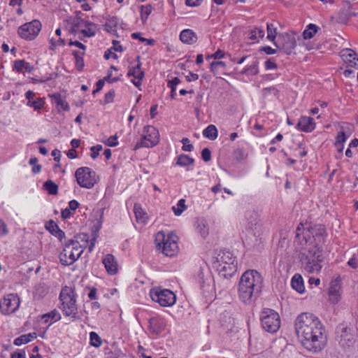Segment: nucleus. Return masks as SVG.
Here are the masks:
<instances>
[{
    "label": "nucleus",
    "mask_w": 358,
    "mask_h": 358,
    "mask_svg": "<svg viewBox=\"0 0 358 358\" xmlns=\"http://www.w3.org/2000/svg\"><path fill=\"white\" fill-rule=\"evenodd\" d=\"M117 24L118 19L115 17H112L104 24L105 30L110 34H116Z\"/></svg>",
    "instance_id": "25"
},
{
    "label": "nucleus",
    "mask_w": 358,
    "mask_h": 358,
    "mask_svg": "<svg viewBox=\"0 0 358 358\" xmlns=\"http://www.w3.org/2000/svg\"><path fill=\"white\" fill-rule=\"evenodd\" d=\"M201 157L204 162H208L211 159V152L208 148H204L201 151Z\"/></svg>",
    "instance_id": "48"
},
{
    "label": "nucleus",
    "mask_w": 358,
    "mask_h": 358,
    "mask_svg": "<svg viewBox=\"0 0 358 358\" xmlns=\"http://www.w3.org/2000/svg\"><path fill=\"white\" fill-rule=\"evenodd\" d=\"M297 127L303 131L310 132L314 130L315 123L313 118L308 116H303L299 120Z\"/></svg>",
    "instance_id": "18"
},
{
    "label": "nucleus",
    "mask_w": 358,
    "mask_h": 358,
    "mask_svg": "<svg viewBox=\"0 0 358 358\" xmlns=\"http://www.w3.org/2000/svg\"><path fill=\"white\" fill-rule=\"evenodd\" d=\"M20 306V298L15 294H9L4 296L0 303V309L3 314L15 312Z\"/></svg>",
    "instance_id": "14"
},
{
    "label": "nucleus",
    "mask_w": 358,
    "mask_h": 358,
    "mask_svg": "<svg viewBox=\"0 0 358 358\" xmlns=\"http://www.w3.org/2000/svg\"><path fill=\"white\" fill-rule=\"evenodd\" d=\"M224 52L222 50H218L215 53H213L210 56V57L214 58V59H221V58L224 57Z\"/></svg>",
    "instance_id": "63"
},
{
    "label": "nucleus",
    "mask_w": 358,
    "mask_h": 358,
    "mask_svg": "<svg viewBox=\"0 0 358 358\" xmlns=\"http://www.w3.org/2000/svg\"><path fill=\"white\" fill-rule=\"evenodd\" d=\"M79 206V203L78 202L76 201V200H71L69 203V208L71 210H76Z\"/></svg>",
    "instance_id": "62"
},
{
    "label": "nucleus",
    "mask_w": 358,
    "mask_h": 358,
    "mask_svg": "<svg viewBox=\"0 0 358 358\" xmlns=\"http://www.w3.org/2000/svg\"><path fill=\"white\" fill-rule=\"evenodd\" d=\"M340 343L343 346H350L355 341V336L352 330L342 325Z\"/></svg>",
    "instance_id": "19"
},
{
    "label": "nucleus",
    "mask_w": 358,
    "mask_h": 358,
    "mask_svg": "<svg viewBox=\"0 0 358 358\" xmlns=\"http://www.w3.org/2000/svg\"><path fill=\"white\" fill-rule=\"evenodd\" d=\"M91 345L94 347H99L101 343V339L100 336L95 332L92 331L90 334Z\"/></svg>",
    "instance_id": "39"
},
{
    "label": "nucleus",
    "mask_w": 358,
    "mask_h": 358,
    "mask_svg": "<svg viewBox=\"0 0 358 358\" xmlns=\"http://www.w3.org/2000/svg\"><path fill=\"white\" fill-rule=\"evenodd\" d=\"M75 176L78 184L87 189L92 188L99 181V176L88 167H81L76 170Z\"/></svg>",
    "instance_id": "8"
},
{
    "label": "nucleus",
    "mask_w": 358,
    "mask_h": 358,
    "mask_svg": "<svg viewBox=\"0 0 358 358\" xmlns=\"http://www.w3.org/2000/svg\"><path fill=\"white\" fill-rule=\"evenodd\" d=\"M24 60H16L14 62L13 68L17 72H21L24 69Z\"/></svg>",
    "instance_id": "50"
},
{
    "label": "nucleus",
    "mask_w": 358,
    "mask_h": 358,
    "mask_svg": "<svg viewBox=\"0 0 358 358\" xmlns=\"http://www.w3.org/2000/svg\"><path fill=\"white\" fill-rule=\"evenodd\" d=\"M194 162V160L193 158L182 154L177 158L176 164L180 166H187L188 165H192Z\"/></svg>",
    "instance_id": "29"
},
{
    "label": "nucleus",
    "mask_w": 358,
    "mask_h": 358,
    "mask_svg": "<svg viewBox=\"0 0 358 358\" xmlns=\"http://www.w3.org/2000/svg\"><path fill=\"white\" fill-rule=\"evenodd\" d=\"M261 322L263 329L269 333H275L280 327L279 315L271 309H266L262 311Z\"/></svg>",
    "instance_id": "10"
},
{
    "label": "nucleus",
    "mask_w": 358,
    "mask_h": 358,
    "mask_svg": "<svg viewBox=\"0 0 358 358\" xmlns=\"http://www.w3.org/2000/svg\"><path fill=\"white\" fill-rule=\"evenodd\" d=\"M203 135L210 140H215L217 138L218 131L215 125L210 124L203 131Z\"/></svg>",
    "instance_id": "26"
},
{
    "label": "nucleus",
    "mask_w": 358,
    "mask_h": 358,
    "mask_svg": "<svg viewBox=\"0 0 358 358\" xmlns=\"http://www.w3.org/2000/svg\"><path fill=\"white\" fill-rule=\"evenodd\" d=\"M180 38L182 43L187 44H193L196 40L197 37L196 34L191 29H184L181 31Z\"/></svg>",
    "instance_id": "21"
},
{
    "label": "nucleus",
    "mask_w": 358,
    "mask_h": 358,
    "mask_svg": "<svg viewBox=\"0 0 358 358\" xmlns=\"http://www.w3.org/2000/svg\"><path fill=\"white\" fill-rule=\"evenodd\" d=\"M249 35V38L251 41H256L259 38H263L264 36V30L263 29L256 27L250 31Z\"/></svg>",
    "instance_id": "33"
},
{
    "label": "nucleus",
    "mask_w": 358,
    "mask_h": 358,
    "mask_svg": "<svg viewBox=\"0 0 358 358\" xmlns=\"http://www.w3.org/2000/svg\"><path fill=\"white\" fill-rule=\"evenodd\" d=\"M137 61L138 63L135 67L129 71L127 76L134 78V79L132 80V83L135 86L138 87L141 85V80L144 78L145 73L141 69L140 56L137 57Z\"/></svg>",
    "instance_id": "15"
},
{
    "label": "nucleus",
    "mask_w": 358,
    "mask_h": 358,
    "mask_svg": "<svg viewBox=\"0 0 358 358\" xmlns=\"http://www.w3.org/2000/svg\"><path fill=\"white\" fill-rule=\"evenodd\" d=\"M348 64V68H358V58L357 56L354 57L352 59H350L348 62H345Z\"/></svg>",
    "instance_id": "54"
},
{
    "label": "nucleus",
    "mask_w": 358,
    "mask_h": 358,
    "mask_svg": "<svg viewBox=\"0 0 358 358\" xmlns=\"http://www.w3.org/2000/svg\"><path fill=\"white\" fill-rule=\"evenodd\" d=\"M202 0H185V3L187 6L196 7L199 6Z\"/></svg>",
    "instance_id": "53"
},
{
    "label": "nucleus",
    "mask_w": 358,
    "mask_h": 358,
    "mask_svg": "<svg viewBox=\"0 0 358 358\" xmlns=\"http://www.w3.org/2000/svg\"><path fill=\"white\" fill-rule=\"evenodd\" d=\"M41 29V23L35 20L20 26L18 29V34L26 40H33L38 36Z\"/></svg>",
    "instance_id": "13"
},
{
    "label": "nucleus",
    "mask_w": 358,
    "mask_h": 358,
    "mask_svg": "<svg viewBox=\"0 0 358 358\" xmlns=\"http://www.w3.org/2000/svg\"><path fill=\"white\" fill-rule=\"evenodd\" d=\"M150 295L152 301L164 307L172 306L176 301V294L167 289L155 287L150 290Z\"/></svg>",
    "instance_id": "9"
},
{
    "label": "nucleus",
    "mask_w": 358,
    "mask_h": 358,
    "mask_svg": "<svg viewBox=\"0 0 358 358\" xmlns=\"http://www.w3.org/2000/svg\"><path fill=\"white\" fill-rule=\"evenodd\" d=\"M265 66L267 70L276 69L275 63L271 59L266 61Z\"/></svg>",
    "instance_id": "61"
},
{
    "label": "nucleus",
    "mask_w": 358,
    "mask_h": 358,
    "mask_svg": "<svg viewBox=\"0 0 358 358\" xmlns=\"http://www.w3.org/2000/svg\"><path fill=\"white\" fill-rule=\"evenodd\" d=\"M69 45L70 46L71 45H75L79 48H80L81 50H83V51L85 50V45H83L82 43L78 41H70Z\"/></svg>",
    "instance_id": "58"
},
{
    "label": "nucleus",
    "mask_w": 358,
    "mask_h": 358,
    "mask_svg": "<svg viewBox=\"0 0 358 358\" xmlns=\"http://www.w3.org/2000/svg\"><path fill=\"white\" fill-rule=\"evenodd\" d=\"M341 283L338 280L332 281L329 289V299L334 304L337 303L341 299Z\"/></svg>",
    "instance_id": "17"
},
{
    "label": "nucleus",
    "mask_w": 358,
    "mask_h": 358,
    "mask_svg": "<svg viewBox=\"0 0 358 358\" xmlns=\"http://www.w3.org/2000/svg\"><path fill=\"white\" fill-rule=\"evenodd\" d=\"M263 278L255 270L245 271L241 276L238 284V295L245 303H251L262 292Z\"/></svg>",
    "instance_id": "3"
},
{
    "label": "nucleus",
    "mask_w": 358,
    "mask_h": 358,
    "mask_svg": "<svg viewBox=\"0 0 358 358\" xmlns=\"http://www.w3.org/2000/svg\"><path fill=\"white\" fill-rule=\"evenodd\" d=\"M357 56L355 51L351 49H344L341 52V57L345 62H348L350 59H352Z\"/></svg>",
    "instance_id": "36"
},
{
    "label": "nucleus",
    "mask_w": 358,
    "mask_h": 358,
    "mask_svg": "<svg viewBox=\"0 0 358 358\" xmlns=\"http://www.w3.org/2000/svg\"><path fill=\"white\" fill-rule=\"evenodd\" d=\"M226 66V64L224 62H214L210 64V70L214 73H216L219 69V67L224 68Z\"/></svg>",
    "instance_id": "44"
},
{
    "label": "nucleus",
    "mask_w": 358,
    "mask_h": 358,
    "mask_svg": "<svg viewBox=\"0 0 358 358\" xmlns=\"http://www.w3.org/2000/svg\"><path fill=\"white\" fill-rule=\"evenodd\" d=\"M88 243L86 234H80L70 240L59 255V259L63 265L73 264L83 254Z\"/></svg>",
    "instance_id": "4"
},
{
    "label": "nucleus",
    "mask_w": 358,
    "mask_h": 358,
    "mask_svg": "<svg viewBox=\"0 0 358 358\" xmlns=\"http://www.w3.org/2000/svg\"><path fill=\"white\" fill-rule=\"evenodd\" d=\"M102 262L105 266L107 273L109 275H115L118 271V264L115 257L110 254L105 255L102 259Z\"/></svg>",
    "instance_id": "16"
},
{
    "label": "nucleus",
    "mask_w": 358,
    "mask_h": 358,
    "mask_svg": "<svg viewBox=\"0 0 358 358\" xmlns=\"http://www.w3.org/2000/svg\"><path fill=\"white\" fill-rule=\"evenodd\" d=\"M152 11V7L150 5L141 6V18L143 23H145Z\"/></svg>",
    "instance_id": "35"
},
{
    "label": "nucleus",
    "mask_w": 358,
    "mask_h": 358,
    "mask_svg": "<svg viewBox=\"0 0 358 358\" xmlns=\"http://www.w3.org/2000/svg\"><path fill=\"white\" fill-rule=\"evenodd\" d=\"M113 48L115 51H118V52H122V51H123V48H122V47L120 45L119 41H115V40H113Z\"/></svg>",
    "instance_id": "64"
},
{
    "label": "nucleus",
    "mask_w": 358,
    "mask_h": 358,
    "mask_svg": "<svg viewBox=\"0 0 358 358\" xmlns=\"http://www.w3.org/2000/svg\"><path fill=\"white\" fill-rule=\"evenodd\" d=\"M43 186L50 194L56 195L58 192V186L52 180L46 181Z\"/></svg>",
    "instance_id": "34"
},
{
    "label": "nucleus",
    "mask_w": 358,
    "mask_h": 358,
    "mask_svg": "<svg viewBox=\"0 0 358 358\" xmlns=\"http://www.w3.org/2000/svg\"><path fill=\"white\" fill-rule=\"evenodd\" d=\"M317 31V27L315 24H310L308 25L307 29L303 32V36L305 39H310Z\"/></svg>",
    "instance_id": "30"
},
{
    "label": "nucleus",
    "mask_w": 358,
    "mask_h": 358,
    "mask_svg": "<svg viewBox=\"0 0 358 358\" xmlns=\"http://www.w3.org/2000/svg\"><path fill=\"white\" fill-rule=\"evenodd\" d=\"M180 83V79L178 77H175L173 79L168 81L169 87H176V86Z\"/></svg>",
    "instance_id": "55"
},
{
    "label": "nucleus",
    "mask_w": 358,
    "mask_h": 358,
    "mask_svg": "<svg viewBox=\"0 0 358 358\" xmlns=\"http://www.w3.org/2000/svg\"><path fill=\"white\" fill-rule=\"evenodd\" d=\"M275 45L287 55H290L296 46V34L294 32L280 34Z\"/></svg>",
    "instance_id": "12"
},
{
    "label": "nucleus",
    "mask_w": 358,
    "mask_h": 358,
    "mask_svg": "<svg viewBox=\"0 0 358 358\" xmlns=\"http://www.w3.org/2000/svg\"><path fill=\"white\" fill-rule=\"evenodd\" d=\"M347 138L345 136V133L343 131H341L338 133L336 136V141L335 145H339L341 143H344L346 141Z\"/></svg>",
    "instance_id": "47"
},
{
    "label": "nucleus",
    "mask_w": 358,
    "mask_h": 358,
    "mask_svg": "<svg viewBox=\"0 0 358 358\" xmlns=\"http://www.w3.org/2000/svg\"><path fill=\"white\" fill-rule=\"evenodd\" d=\"M61 315L57 310H53L48 313H46L42 316V319L45 320V322H48L50 320L55 322L60 320Z\"/></svg>",
    "instance_id": "32"
},
{
    "label": "nucleus",
    "mask_w": 358,
    "mask_h": 358,
    "mask_svg": "<svg viewBox=\"0 0 358 358\" xmlns=\"http://www.w3.org/2000/svg\"><path fill=\"white\" fill-rule=\"evenodd\" d=\"M149 324L150 331L155 334H158L162 332L166 327V323L162 318H151L149 321Z\"/></svg>",
    "instance_id": "20"
},
{
    "label": "nucleus",
    "mask_w": 358,
    "mask_h": 358,
    "mask_svg": "<svg viewBox=\"0 0 358 358\" xmlns=\"http://www.w3.org/2000/svg\"><path fill=\"white\" fill-rule=\"evenodd\" d=\"M46 229L60 241L64 237V233L59 228L57 224L52 220L46 224Z\"/></svg>",
    "instance_id": "23"
},
{
    "label": "nucleus",
    "mask_w": 358,
    "mask_h": 358,
    "mask_svg": "<svg viewBox=\"0 0 358 358\" xmlns=\"http://www.w3.org/2000/svg\"><path fill=\"white\" fill-rule=\"evenodd\" d=\"M199 232H200L201 235L203 238H206L208 235V234H209L208 227L205 222H201L199 224Z\"/></svg>",
    "instance_id": "42"
},
{
    "label": "nucleus",
    "mask_w": 358,
    "mask_h": 358,
    "mask_svg": "<svg viewBox=\"0 0 358 358\" xmlns=\"http://www.w3.org/2000/svg\"><path fill=\"white\" fill-rule=\"evenodd\" d=\"M186 209L187 206L185 205V200L184 199H180L177 206L172 207V210L176 216H180Z\"/></svg>",
    "instance_id": "31"
},
{
    "label": "nucleus",
    "mask_w": 358,
    "mask_h": 358,
    "mask_svg": "<svg viewBox=\"0 0 358 358\" xmlns=\"http://www.w3.org/2000/svg\"><path fill=\"white\" fill-rule=\"evenodd\" d=\"M96 25L92 22L87 23V27L82 30V34L85 37H92L95 35Z\"/></svg>",
    "instance_id": "38"
},
{
    "label": "nucleus",
    "mask_w": 358,
    "mask_h": 358,
    "mask_svg": "<svg viewBox=\"0 0 358 358\" xmlns=\"http://www.w3.org/2000/svg\"><path fill=\"white\" fill-rule=\"evenodd\" d=\"M295 329L302 345L308 351L316 353L327 345V336L320 320L313 314L303 313L295 321Z\"/></svg>",
    "instance_id": "1"
},
{
    "label": "nucleus",
    "mask_w": 358,
    "mask_h": 358,
    "mask_svg": "<svg viewBox=\"0 0 358 358\" xmlns=\"http://www.w3.org/2000/svg\"><path fill=\"white\" fill-rule=\"evenodd\" d=\"M59 299L62 302L61 310L66 316L75 317L77 315V306L74 292L72 288L65 287L61 291Z\"/></svg>",
    "instance_id": "7"
},
{
    "label": "nucleus",
    "mask_w": 358,
    "mask_h": 358,
    "mask_svg": "<svg viewBox=\"0 0 358 358\" xmlns=\"http://www.w3.org/2000/svg\"><path fill=\"white\" fill-rule=\"evenodd\" d=\"M106 145L110 147H114L116 146L118 144V142L117 141V136H112L108 138L107 141L106 142Z\"/></svg>",
    "instance_id": "51"
},
{
    "label": "nucleus",
    "mask_w": 358,
    "mask_h": 358,
    "mask_svg": "<svg viewBox=\"0 0 358 358\" xmlns=\"http://www.w3.org/2000/svg\"><path fill=\"white\" fill-rule=\"evenodd\" d=\"M71 215V210L69 208H65L62 211V217L64 220L69 218Z\"/></svg>",
    "instance_id": "60"
},
{
    "label": "nucleus",
    "mask_w": 358,
    "mask_h": 358,
    "mask_svg": "<svg viewBox=\"0 0 358 358\" xmlns=\"http://www.w3.org/2000/svg\"><path fill=\"white\" fill-rule=\"evenodd\" d=\"M8 233V229L4 222L0 219V236L6 235Z\"/></svg>",
    "instance_id": "57"
},
{
    "label": "nucleus",
    "mask_w": 358,
    "mask_h": 358,
    "mask_svg": "<svg viewBox=\"0 0 358 358\" xmlns=\"http://www.w3.org/2000/svg\"><path fill=\"white\" fill-rule=\"evenodd\" d=\"M36 338V333H30L28 334L22 335L14 341V344L15 345H21L22 344L28 343L29 342L31 341L33 339Z\"/></svg>",
    "instance_id": "27"
},
{
    "label": "nucleus",
    "mask_w": 358,
    "mask_h": 358,
    "mask_svg": "<svg viewBox=\"0 0 358 358\" xmlns=\"http://www.w3.org/2000/svg\"><path fill=\"white\" fill-rule=\"evenodd\" d=\"M115 96V91L110 90L108 93L105 94L104 101L106 103H110L113 101V98Z\"/></svg>",
    "instance_id": "52"
},
{
    "label": "nucleus",
    "mask_w": 358,
    "mask_h": 358,
    "mask_svg": "<svg viewBox=\"0 0 358 358\" xmlns=\"http://www.w3.org/2000/svg\"><path fill=\"white\" fill-rule=\"evenodd\" d=\"M178 237L173 234L166 236L163 231H159L155 236V243L167 257H173L179 250Z\"/></svg>",
    "instance_id": "6"
},
{
    "label": "nucleus",
    "mask_w": 358,
    "mask_h": 358,
    "mask_svg": "<svg viewBox=\"0 0 358 358\" xmlns=\"http://www.w3.org/2000/svg\"><path fill=\"white\" fill-rule=\"evenodd\" d=\"M159 142V134L158 130L153 126L148 125L143 128V141L138 143L134 150L140 147L152 148Z\"/></svg>",
    "instance_id": "11"
},
{
    "label": "nucleus",
    "mask_w": 358,
    "mask_h": 358,
    "mask_svg": "<svg viewBox=\"0 0 358 358\" xmlns=\"http://www.w3.org/2000/svg\"><path fill=\"white\" fill-rule=\"evenodd\" d=\"M182 150L186 152H191L193 150V145L189 143V140L187 138H182Z\"/></svg>",
    "instance_id": "43"
},
{
    "label": "nucleus",
    "mask_w": 358,
    "mask_h": 358,
    "mask_svg": "<svg viewBox=\"0 0 358 358\" xmlns=\"http://www.w3.org/2000/svg\"><path fill=\"white\" fill-rule=\"evenodd\" d=\"M134 212L138 222H145L146 220V213L139 204H135Z\"/></svg>",
    "instance_id": "28"
},
{
    "label": "nucleus",
    "mask_w": 358,
    "mask_h": 358,
    "mask_svg": "<svg viewBox=\"0 0 358 358\" xmlns=\"http://www.w3.org/2000/svg\"><path fill=\"white\" fill-rule=\"evenodd\" d=\"M348 264L353 268H357L358 267V259L353 256L348 262Z\"/></svg>",
    "instance_id": "56"
},
{
    "label": "nucleus",
    "mask_w": 358,
    "mask_h": 358,
    "mask_svg": "<svg viewBox=\"0 0 358 358\" xmlns=\"http://www.w3.org/2000/svg\"><path fill=\"white\" fill-rule=\"evenodd\" d=\"M235 158L237 161H242L246 158V155L241 149H238L234 152Z\"/></svg>",
    "instance_id": "49"
},
{
    "label": "nucleus",
    "mask_w": 358,
    "mask_h": 358,
    "mask_svg": "<svg viewBox=\"0 0 358 358\" xmlns=\"http://www.w3.org/2000/svg\"><path fill=\"white\" fill-rule=\"evenodd\" d=\"M25 96L28 99V104H31V102L33 101L34 98L35 97V93L31 90L27 91L25 93Z\"/></svg>",
    "instance_id": "59"
},
{
    "label": "nucleus",
    "mask_w": 358,
    "mask_h": 358,
    "mask_svg": "<svg viewBox=\"0 0 358 358\" xmlns=\"http://www.w3.org/2000/svg\"><path fill=\"white\" fill-rule=\"evenodd\" d=\"M73 54L76 60L77 66L80 69L83 68L84 66L83 56L85 55V52L73 51Z\"/></svg>",
    "instance_id": "40"
},
{
    "label": "nucleus",
    "mask_w": 358,
    "mask_h": 358,
    "mask_svg": "<svg viewBox=\"0 0 358 358\" xmlns=\"http://www.w3.org/2000/svg\"><path fill=\"white\" fill-rule=\"evenodd\" d=\"M308 232L312 235L314 241L306 239V245L301 248L300 252L301 261L308 273H318L322 268L320 262L322 261L320 245L324 241L325 228L322 224H317L310 227Z\"/></svg>",
    "instance_id": "2"
},
{
    "label": "nucleus",
    "mask_w": 358,
    "mask_h": 358,
    "mask_svg": "<svg viewBox=\"0 0 358 358\" xmlns=\"http://www.w3.org/2000/svg\"><path fill=\"white\" fill-rule=\"evenodd\" d=\"M214 264L217 270L224 278L231 277L236 271L235 258L229 251L220 252Z\"/></svg>",
    "instance_id": "5"
},
{
    "label": "nucleus",
    "mask_w": 358,
    "mask_h": 358,
    "mask_svg": "<svg viewBox=\"0 0 358 358\" xmlns=\"http://www.w3.org/2000/svg\"><path fill=\"white\" fill-rule=\"evenodd\" d=\"M291 285L292 288L300 294L303 293L305 290L303 281L300 275L296 274L293 276Z\"/></svg>",
    "instance_id": "24"
},
{
    "label": "nucleus",
    "mask_w": 358,
    "mask_h": 358,
    "mask_svg": "<svg viewBox=\"0 0 358 358\" xmlns=\"http://www.w3.org/2000/svg\"><path fill=\"white\" fill-rule=\"evenodd\" d=\"M88 22L85 21L80 18H75L71 22V27L70 31L73 34H76L78 32H82V30H84L85 27L87 26Z\"/></svg>",
    "instance_id": "22"
},
{
    "label": "nucleus",
    "mask_w": 358,
    "mask_h": 358,
    "mask_svg": "<svg viewBox=\"0 0 358 358\" xmlns=\"http://www.w3.org/2000/svg\"><path fill=\"white\" fill-rule=\"evenodd\" d=\"M276 36L277 28L274 26L273 24H267V38L275 43Z\"/></svg>",
    "instance_id": "37"
},
{
    "label": "nucleus",
    "mask_w": 358,
    "mask_h": 358,
    "mask_svg": "<svg viewBox=\"0 0 358 358\" xmlns=\"http://www.w3.org/2000/svg\"><path fill=\"white\" fill-rule=\"evenodd\" d=\"M50 49L55 50L58 46H64L65 45V41L64 39L62 38H59L57 40L55 39L54 38H52L50 40Z\"/></svg>",
    "instance_id": "41"
},
{
    "label": "nucleus",
    "mask_w": 358,
    "mask_h": 358,
    "mask_svg": "<svg viewBox=\"0 0 358 358\" xmlns=\"http://www.w3.org/2000/svg\"><path fill=\"white\" fill-rule=\"evenodd\" d=\"M44 103L45 102L42 99H38L37 100L35 101L33 100L31 102V104H28V106L34 107L35 109L37 110L41 109L43 106Z\"/></svg>",
    "instance_id": "45"
},
{
    "label": "nucleus",
    "mask_w": 358,
    "mask_h": 358,
    "mask_svg": "<svg viewBox=\"0 0 358 358\" xmlns=\"http://www.w3.org/2000/svg\"><path fill=\"white\" fill-rule=\"evenodd\" d=\"M102 150V145H97L96 146H92L91 148V157L93 159H96L99 155V152Z\"/></svg>",
    "instance_id": "46"
}]
</instances>
